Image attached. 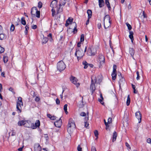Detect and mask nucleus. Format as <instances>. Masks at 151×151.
Segmentation results:
<instances>
[{
  "instance_id": "43",
  "label": "nucleus",
  "mask_w": 151,
  "mask_h": 151,
  "mask_svg": "<svg viewBox=\"0 0 151 151\" xmlns=\"http://www.w3.org/2000/svg\"><path fill=\"white\" fill-rule=\"evenodd\" d=\"M126 24L128 27V29L129 30H131L132 28L131 25L130 24H129L128 22H127L126 23Z\"/></svg>"
},
{
  "instance_id": "10",
  "label": "nucleus",
  "mask_w": 151,
  "mask_h": 151,
  "mask_svg": "<svg viewBox=\"0 0 151 151\" xmlns=\"http://www.w3.org/2000/svg\"><path fill=\"white\" fill-rule=\"evenodd\" d=\"M34 150V151H41V147L39 143H36L35 144Z\"/></svg>"
},
{
  "instance_id": "22",
  "label": "nucleus",
  "mask_w": 151,
  "mask_h": 151,
  "mask_svg": "<svg viewBox=\"0 0 151 151\" xmlns=\"http://www.w3.org/2000/svg\"><path fill=\"white\" fill-rule=\"evenodd\" d=\"M117 136V133L116 132L114 131L113 133V139L112 141L114 142L115 141L116 139V137Z\"/></svg>"
},
{
  "instance_id": "63",
  "label": "nucleus",
  "mask_w": 151,
  "mask_h": 151,
  "mask_svg": "<svg viewBox=\"0 0 151 151\" xmlns=\"http://www.w3.org/2000/svg\"><path fill=\"white\" fill-rule=\"evenodd\" d=\"M147 142L148 143H151V139L150 138L147 139Z\"/></svg>"
},
{
  "instance_id": "58",
  "label": "nucleus",
  "mask_w": 151,
  "mask_h": 151,
  "mask_svg": "<svg viewBox=\"0 0 151 151\" xmlns=\"http://www.w3.org/2000/svg\"><path fill=\"white\" fill-rule=\"evenodd\" d=\"M125 145L128 148L131 149V147L129 144L127 142L125 143Z\"/></svg>"
},
{
  "instance_id": "5",
  "label": "nucleus",
  "mask_w": 151,
  "mask_h": 151,
  "mask_svg": "<svg viewBox=\"0 0 151 151\" xmlns=\"http://www.w3.org/2000/svg\"><path fill=\"white\" fill-rule=\"evenodd\" d=\"M96 52V50L93 46L89 48L87 51V54L88 55L93 56L95 55Z\"/></svg>"
},
{
  "instance_id": "2",
  "label": "nucleus",
  "mask_w": 151,
  "mask_h": 151,
  "mask_svg": "<svg viewBox=\"0 0 151 151\" xmlns=\"http://www.w3.org/2000/svg\"><path fill=\"white\" fill-rule=\"evenodd\" d=\"M23 102L22 98L19 97L18 98V100L17 101V110L18 111L19 113H20L22 111L21 106H23Z\"/></svg>"
},
{
  "instance_id": "61",
  "label": "nucleus",
  "mask_w": 151,
  "mask_h": 151,
  "mask_svg": "<svg viewBox=\"0 0 151 151\" xmlns=\"http://www.w3.org/2000/svg\"><path fill=\"white\" fill-rule=\"evenodd\" d=\"M108 122L109 124H110L111 122V118H109L108 119Z\"/></svg>"
},
{
  "instance_id": "28",
  "label": "nucleus",
  "mask_w": 151,
  "mask_h": 151,
  "mask_svg": "<svg viewBox=\"0 0 151 151\" xmlns=\"http://www.w3.org/2000/svg\"><path fill=\"white\" fill-rule=\"evenodd\" d=\"M6 38V36L3 33L0 34V40H4Z\"/></svg>"
},
{
  "instance_id": "56",
  "label": "nucleus",
  "mask_w": 151,
  "mask_h": 151,
  "mask_svg": "<svg viewBox=\"0 0 151 151\" xmlns=\"http://www.w3.org/2000/svg\"><path fill=\"white\" fill-rule=\"evenodd\" d=\"M56 104L58 105L60 103V101L57 98L56 99Z\"/></svg>"
},
{
  "instance_id": "51",
  "label": "nucleus",
  "mask_w": 151,
  "mask_h": 151,
  "mask_svg": "<svg viewBox=\"0 0 151 151\" xmlns=\"http://www.w3.org/2000/svg\"><path fill=\"white\" fill-rule=\"evenodd\" d=\"M137 74V80H138L139 79V73L138 71H137L136 72Z\"/></svg>"
},
{
  "instance_id": "60",
  "label": "nucleus",
  "mask_w": 151,
  "mask_h": 151,
  "mask_svg": "<svg viewBox=\"0 0 151 151\" xmlns=\"http://www.w3.org/2000/svg\"><path fill=\"white\" fill-rule=\"evenodd\" d=\"M91 151H96L95 147L94 146H92L91 147Z\"/></svg>"
},
{
  "instance_id": "1",
  "label": "nucleus",
  "mask_w": 151,
  "mask_h": 151,
  "mask_svg": "<svg viewBox=\"0 0 151 151\" xmlns=\"http://www.w3.org/2000/svg\"><path fill=\"white\" fill-rule=\"evenodd\" d=\"M76 127L74 121L72 119H70L69 120L67 130L69 134H71Z\"/></svg>"
},
{
  "instance_id": "29",
  "label": "nucleus",
  "mask_w": 151,
  "mask_h": 151,
  "mask_svg": "<svg viewBox=\"0 0 151 151\" xmlns=\"http://www.w3.org/2000/svg\"><path fill=\"white\" fill-rule=\"evenodd\" d=\"M105 18L107 20V21H109V22L111 21L110 20V16L108 14L106 15L104 17V21H105Z\"/></svg>"
},
{
  "instance_id": "41",
  "label": "nucleus",
  "mask_w": 151,
  "mask_h": 151,
  "mask_svg": "<svg viewBox=\"0 0 151 151\" xmlns=\"http://www.w3.org/2000/svg\"><path fill=\"white\" fill-rule=\"evenodd\" d=\"M31 125L30 126V128H32L33 129H36L37 127L35 125V124L34 123H31Z\"/></svg>"
},
{
  "instance_id": "6",
  "label": "nucleus",
  "mask_w": 151,
  "mask_h": 151,
  "mask_svg": "<svg viewBox=\"0 0 151 151\" xmlns=\"http://www.w3.org/2000/svg\"><path fill=\"white\" fill-rule=\"evenodd\" d=\"M70 79L71 82L75 84L77 87H78L79 86L80 84L78 83H77L78 80L74 76H71Z\"/></svg>"
},
{
  "instance_id": "31",
  "label": "nucleus",
  "mask_w": 151,
  "mask_h": 151,
  "mask_svg": "<svg viewBox=\"0 0 151 151\" xmlns=\"http://www.w3.org/2000/svg\"><path fill=\"white\" fill-rule=\"evenodd\" d=\"M47 116L52 120H54L56 119V117L55 116H52L50 114H47Z\"/></svg>"
},
{
  "instance_id": "57",
  "label": "nucleus",
  "mask_w": 151,
  "mask_h": 151,
  "mask_svg": "<svg viewBox=\"0 0 151 151\" xmlns=\"http://www.w3.org/2000/svg\"><path fill=\"white\" fill-rule=\"evenodd\" d=\"M77 150L78 151H82V148L81 147L80 145H78L77 147Z\"/></svg>"
},
{
  "instance_id": "4",
  "label": "nucleus",
  "mask_w": 151,
  "mask_h": 151,
  "mask_svg": "<svg viewBox=\"0 0 151 151\" xmlns=\"http://www.w3.org/2000/svg\"><path fill=\"white\" fill-rule=\"evenodd\" d=\"M84 55L83 51L82 50L76 49L75 55L77 57V59L78 60L82 58Z\"/></svg>"
},
{
  "instance_id": "46",
  "label": "nucleus",
  "mask_w": 151,
  "mask_h": 151,
  "mask_svg": "<svg viewBox=\"0 0 151 151\" xmlns=\"http://www.w3.org/2000/svg\"><path fill=\"white\" fill-rule=\"evenodd\" d=\"M42 3L41 1H40L38 3L37 6L39 8H41L42 7Z\"/></svg>"
},
{
  "instance_id": "23",
  "label": "nucleus",
  "mask_w": 151,
  "mask_h": 151,
  "mask_svg": "<svg viewBox=\"0 0 151 151\" xmlns=\"http://www.w3.org/2000/svg\"><path fill=\"white\" fill-rule=\"evenodd\" d=\"M59 6H64L66 3V0H60Z\"/></svg>"
},
{
  "instance_id": "39",
  "label": "nucleus",
  "mask_w": 151,
  "mask_h": 151,
  "mask_svg": "<svg viewBox=\"0 0 151 151\" xmlns=\"http://www.w3.org/2000/svg\"><path fill=\"white\" fill-rule=\"evenodd\" d=\"M4 62V63H6L8 60V57L6 56H4L3 57Z\"/></svg>"
},
{
  "instance_id": "26",
  "label": "nucleus",
  "mask_w": 151,
  "mask_h": 151,
  "mask_svg": "<svg viewBox=\"0 0 151 151\" xmlns=\"http://www.w3.org/2000/svg\"><path fill=\"white\" fill-rule=\"evenodd\" d=\"M72 24H74L75 26L74 27V28H73V32L74 34L75 33L77 32V25L76 23L75 22H73Z\"/></svg>"
},
{
  "instance_id": "15",
  "label": "nucleus",
  "mask_w": 151,
  "mask_h": 151,
  "mask_svg": "<svg viewBox=\"0 0 151 151\" xmlns=\"http://www.w3.org/2000/svg\"><path fill=\"white\" fill-rule=\"evenodd\" d=\"M37 8L36 7H34L32 8L31 9V13L32 15H35L37 11Z\"/></svg>"
},
{
  "instance_id": "16",
  "label": "nucleus",
  "mask_w": 151,
  "mask_h": 151,
  "mask_svg": "<svg viewBox=\"0 0 151 151\" xmlns=\"http://www.w3.org/2000/svg\"><path fill=\"white\" fill-rule=\"evenodd\" d=\"M87 116L85 118V120L86 121L85 122L84 126L85 127H86V128H87V127L88 126V125H89L88 122H87V121L88 120V112H87Z\"/></svg>"
},
{
  "instance_id": "35",
  "label": "nucleus",
  "mask_w": 151,
  "mask_h": 151,
  "mask_svg": "<svg viewBox=\"0 0 151 151\" xmlns=\"http://www.w3.org/2000/svg\"><path fill=\"white\" fill-rule=\"evenodd\" d=\"M130 100L129 97V95H128V96L127 97V99L126 102V104L127 105V106H129V105L130 103Z\"/></svg>"
},
{
  "instance_id": "13",
  "label": "nucleus",
  "mask_w": 151,
  "mask_h": 151,
  "mask_svg": "<svg viewBox=\"0 0 151 151\" xmlns=\"http://www.w3.org/2000/svg\"><path fill=\"white\" fill-rule=\"evenodd\" d=\"M58 1L57 0H54L51 2L50 6L53 8H56L57 6Z\"/></svg>"
},
{
  "instance_id": "19",
  "label": "nucleus",
  "mask_w": 151,
  "mask_h": 151,
  "mask_svg": "<svg viewBox=\"0 0 151 151\" xmlns=\"http://www.w3.org/2000/svg\"><path fill=\"white\" fill-rule=\"evenodd\" d=\"M129 37L131 39V41L133 42L134 40V37L133 35L134 34L133 32L132 31H129Z\"/></svg>"
},
{
  "instance_id": "12",
  "label": "nucleus",
  "mask_w": 151,
  "mask_h": 151,
  "mask_svg": "<svg viewBox=\"0 0 151 151\" xmlns=\"http://www.w3.org/2000/svg\"><path fill=\"white\" fill-rule=\"evenodd\" d=\"M90 89L92 91V94H93L95 90L96 87L95 84L94 83L92 79L91 80Z\"/></svg>"
},
{
  "instance_id": "47",
  "label": "nucleus",
  "mask_w": 151,
  "mask_h": 151,
  "mask_svg": "<svg viewBox=\"0 0 151 151\" xmlns=\"http://www.w3.org/2000/svg\"><path fill=\"white\" fill-rule=\"evenodd\" d=\"M15 29V26L13 24H12L11 27H10V30L11 31L13 32Z\"/></svg>"
},
{
  "instance_id": "42",
  "label": "nucleus",
  "mask_w": 151,
  "mask_h": 151,
  "mask_svg": "<svg viewBox=\"0 0 151 151\" xmlns=\"http://www.w3.org/2000/svg\"><path fill=\"white\" fill-rule=\"evenodd\" d=\"M25 30L24 31V33L26 35H27V33L28 30L29 29V26L27 25H26L25 27Z\"/></svg>"
},
{
  "instance_id": "11",
  "label": "nucleus",
  "mask_w": 151,
  "mask_h": 151,
  "mask_svg": "<svg viewBox=\"0 0 151 151\" xmlns=\"http://www.w3.org/2000/svg\"><path fill=\"white\" fill-rule=\"evenodd\" d=\"M136 117L138 119L139 121V123H140L141 122L142 114L139 111L135 113Z\"/></svg>"
},
{
  "instance_id": "3",
  "label": "nucleus",
  "mask_w": 151,
  "mask_h": 151,
  "mask_svg": "<svg viewBox=\"0 0 151 151\" xmlns=\"http://www.w3.org/2000/svg\"><path fill=\"white\" fill-rule=\"evenodd\" d=\"M65 68L66 65L63 61H60L57 64L58 70L61 71L63 70Z\"/></svg>"
},
{
  "instance_id": "33",
  "label": "nucleus",
  "mask_w": 151,
  "mask_h": 151,
  "mask_svg": "<svg viewBox=\"0 0 151 151\" xmlns=\"http://www.w3.org/2000/svg\"><path fill=\"white\" fill-rule=\"evenodd\" d=\"M25 123V121L21 120L19 121L18 122V125L19 126H21L22 125H24Z\"/></svg>"
},
{
  "instance_id": "44",
  "label": "nucleus",
  "mask_w": 151,
  "mask_h": 151,
  "mask_svg": "<svg viewBox=\"0 0 151 151\" xmlns=\"http://www.w3.org/2000/svg\"><path fill=\"white\" fill-rule=\"evenodd\" d=\"M84 35L83 34H82L81 36V38H80V41L81 42H82L84 40Z\"/></svg>"
},
{
  "instance_id": "40",
  "label": "nucleus",
  "mask_w": 151,
  "mask_h": 151,
  "mask_svg": "<svg viewBox=\"0 0 151 151\" xmlns=\"http://www.w3.org/2000/svg\"><path fill=\"white\" fill-rule=\"evenodd\" d=\"M35 16L37 18H40V12L39 11L37 10Z\"/></svg>"
},
{
  "instance_id": "7",
  "label": "nucleus",
  "mask_w": 151,
  "mask_h": 151,
  "mask_svg": "<svg viewBox=\"0 0 151 151\" xmlns=\"http://www.w3.org/2000/svg\"><path fill=\"white\" fill-rule=\"evenodd\" d=\"M116 66L115 65H114L113 66V72L111 74L112 79L115 80L116 78L117 75L116 72Z\"/></svg>"
},
{
  "instance_id": "52",
  "label": "nucleus",
  "mask_w": 151,
  "mask_h": 151,
  "mask_svg": "<svg viewBox=\"0 0 151 151\" xmlns=\"http://www.w3.org/2000/svg\"><path fill=\"white\" fill-rule=\"evenodd\" d=\"M86 113L84 112H81L80 114V115L81 116H86Z\"/></svg>"
},
{
  "instance_id": "21",
  "label": "nucleus",
  "mask_w": 151,
  "mask_h": 151,
  "mask_svg": "<svg viewBox=\"0 0 151 151\" xmlns=\"http://www.w3.org/2000/svg\"><path fill=\"white\" fill-rule=\"evenodd\" d=\"M109 0H105V3L106 5L107 6L109 10H110L111 7L110 6V4L109 2Z\"/></svg>"
},
{
  "instance_id": "50",
  "label": "nucleus",
  "mask_w": 151,
  "mask_h": 151,
  "mask_svg": "<svg viewBox=\"0 0 151 151\" xmlns=\"http://www.w3.org/2000/svg\"><path fill=\"white\" fill-rule=\"evenodd\" d=\"M51 11L52 12V17H54L55 13V10L54 9V8H52V9L51 10Z\"/></svg>"
},
{
  "instance_id": "64",
  "label": "nucleus",
  "mask_w": 151,
  "mask_h": 151,
  "mask_svg": "<svg viewBox=\"0 0 151 151\" xmlns=\"http://www.w3.org/2000/svg\"><path fill=\"white\" fill-rule=\"evenodd\" d=\"M99 29H100L101 27V23H98L97 25Z\"/></svg>"
},
{
  "instance_id": "59",
  "label": "nucleus",
  "mask_w": 151,
  "mask_h": 151,
  "mask_svg": "<svg viewBox=\"0 0 151 151\" xmlns=\"http://www.w3.org/2000/svg\"><path fill=\"white\" fill-rule=\"evenodd\" d=\"M37 26L36 25H33L32 26V28L33 29H35L37 28Z\"/></svg>"
},
{
  "instance_id": "37",
  "label": "nucleus",
  "mask_w": 151,
  "mask_h": 151,
  "mask_svg": "<svg viewBox=\"0 0 151 151\" xmlns=\"http://www.w3.org/2000/svg\"><path fill=\"white\" fill-rule=\"evenodd\" d=\"M21 23L23 25H25L26 24V22L24 17H22L21 18Z\"/></svg>"
},
{
  "instance_id": "30",
  "label": "nucleus",
  "mask_w": 151,
  "mask_h": 151,
  "mask_svg": "<svg viewBox=\"0 0 151 151\" xmlns=\"http://www.w3.org/2000/svg\"><path fill=\"white\" fill-rule=\"evenodd\" d=\"M48 41V38L46 37H44L42 40V44H46Z\"/></svg>"
},
{
  "instance_id": "25",
  "label": "nucleus",
  "mask_w": 151,
  "mask_h": 151,
  "mask_svg": "<svg viewBox=\"0 0 151 151\" xmlns=\"http://www.w3.org/2000/svg\"><path fill=\"white\" fill-rule=\"evenodd\" d=\"M111 22H109L108 21V22H107V23H106V25L105 24V23H104V27L105 29H106L109 27H110L111 25Z\"/></svg>"
},
{
  "instance_id": "34",
  "label": "nucleus",
  "mask_w": 151,
  "mask_h": 151,
  "mask_svg": "<svg viewBox=\"0 0 151 151\" xmlns=\"http://www.w3.org/2000/svg\"><path fill=\"white\" fill-rule=\"evenodd\" d=\"M35 125L37 127H39L40 125V121L39 120H37L35 122Z\"/></svg>"
},
{
  "instance_id": "24",
  "label": "nucleus",
  "mask_w": 151,
  "mask_h": 151,
  "mask_svg": "<svg viewBox=\"0 0 151 151\" xmlns=\"http://www.w3.org/2000/svg\"><path fill=\"white\" fill-rule=\"evenodd\" d=\"M87 13L88 15V18H91L92 16V12L91 10L88 9L87 11Z\"/></svg>"
},
{
  "instance_id": "14",
  "label": "nucleus",
  "mask_w": 151,
  "mask_h": 151,
  "mask_svg": "<svg viewBox=\"0 0 151 151\" xmlns=\"http://www.w3.org/2000/svg\"><path fill=\"white\" fill-rule=\"evenodd\" d=\"M62 120L60 118L59 120L57 121L54 122V124L56 127H60L61 125Z\"/></svg>"
},
{
  "instance_id": "20",
  "label": "nucleus",
  "mask_w": 151,
  "mask_h": 151,
  "mask_svg": "<svg viewBox=\"0 0 151 151\" xmlns=\"http://www.w3.org/2000/svg\"><path fill=\"white\" fill-rule=\"evenodd\" d=\"M99 6L100 8L104 6V2L103 0H99Z\"/></svg>"
},
{
  "instance_id": "54",
  "label": "nucleus",
  "mask_w": 151,
  "mask_h": 151,
  "mask_svg": "<svg viewBox=\"0 0 151 151\" xmlns=\"http://www.w3.org/2000/svg\"><path fill=\"white\" fill-rule=\"evenodd\" d=\"M94 134L95 137H97L98 135V131L96 130H95L94 132Z\"/></svg>"
},
{
  "instance_id": "17",
  "label": "nucleus",
  "mask_w": 151,
  "mask_h": 151,
  "mask_svg": "<svg viewBox=\"0 0 151 151\" xmlns=\"http://www.w3.org/2000/svg\"><path fill=\"white\" fill-rule=\"evenodd\" d=\"M102 78L101 76H99L96 78L95 82L100 83L102 81Z\"/></svg>"
},
{
  "instance_id": "53",
  "label": "nucleus",
  "mask_w": 151,
  "mask_h": 151,
  "mask_svg": "<svg viewBox=\"0 0 151 151\" xmlns=\"http://www.w3.org/2000/svg\"><path fill=\"white\" fill-rule=\"evenodd\" d=\"M73 20V19L72 18H69L66 21H68V22L69 23H70L71 22H72Z\"/></svg>"
},
{
  "instance_id": "32",
  "label": "nucleus",
  "mask_w": 151,
  "mask_h": 151,
  "mask_svg": "<svg viewBox=\"0 0 151 151\" xmlns=\"http://www.w3.org/2000/svg\"><path fill=\"white\" fill-rule=\"evenodd\" d=\"M83 64L84 65V69H86L88 66V64L85 61L83 62Z\"/></svg>"
},
{
  "instance_id": "38",
  "label": "nucleus",
  "mask_w": 151,
  "mask_h": 151,
  "mask_svg": "<svg viewBox=\"0 0 151 151\" xmlns=\"http://www.w3.org/2000/svg\"><path fill=\"white\" fill-rule=\"evenodd\" d=\"M67 106H68V105L67 104H65L64 106V108H63V109H64V110L65 113L66 114H67L68 113V112H67Z\"/></svg>"
},
{
  "instance_id": "27",
  "label": "nucleus",
  "mask_w": 151,
  "mask_h": 151,
  "mask_svg": "<svg viewBox=\"0 0 151 151\" xmlns=\"http://www.w3.org/2000/svg\"><path fill=\"white\" fill-rule=\"evenodd\" d=\"M129 51L131 55L133 57L134 53V51L133 49L132 48H129Z\"/></svg>"
},
{
  "instance_id": "55",
  "label": "nucleus",
  "mask_w": 151,
  "mask_h": 151,
  "mask_svg": "<svg viewBox=\"0 0 151 151\" xmlns=\"http://www.w3.org/2000/svg\"><path fill=\"white\" fill-rule=\"evenodd\" d=\"M142 16L144 18H147V14L146 13H145L144 11H143L142 12Z\"/></svg>"
},
{
  "instance_id": "36",
  "label": "nucleus",
  "mask_w": 151,
  "mask_h": 151,
  "mask_svg": "<svg viewBox=\"0 0 151 151\" xmlns=\"http://www.w3.org/2000/svg\"><path fill=\"white\" fill-rule=\"evenodd\" d=\"M132 88L133 89V92L134 93H137V91L135 89V86L133 84H132Z\"/></svg>"
},
{
  "instance_id": "9",
  "label": "nucleus",
  "mask_w": 151,
  "mask_h": 151,
  "mask_svg": "<svg viewBox=\"0 0 151 151\" xmlns=\"http://www.w3.org/2000/svg\"><path fill=\"white\" fill-rule=\"evenodd\" d=\"M118 74L119 76V75L121 76L119 81V86L120 87L121 85L123 86L125 83V80L124 78L121 76L122 74L120 73H118Z\"/></svg>"
},
{
  "instance_id": "62",
  "label": "nucleus",
  "mask_w": 151,
  "mask_h": 151,
  "mask_svg": "<svg viewBox=\"0 0 151 151\" xmlns=\"http://www.w3.org/2000/svg\"><path fill=\"white\" fill-rule=\"evenodd\" d=\"M12 136H14L16 134V132H14V130H12Z\"/></svg>"
},
{
  "instance_id": "45",
  "label": "nucleus",
  "mask_w": 151,
  "mask_h": 151,
  "mask_svg": "<svg viewBox=\"0 0 151 151\" xmlns=\"http://www.w3.org/2000/svg\"><path fill=\"white\" fill-rule=\"evenodd\" d=\"M47 37H50L49 40L50 42H52V34L51 33H49L47 35Z\"/></svg>"
},
{
  "instance_id": "49",
  "label": "nucleus",
  "mask_w": 151,
  "mask_h": 151,
  "mask_svg": "<svg viewBox=\"0 0 151 151\" xmlns=\"http://www.w3.org/2000/svg\"><path fill=\"white\" fill-rule=\"evenodd\" d=\"M4 51V48L0 46V53L3 52Z\"/></svg>"
},
{
  "instance_id": "8",
  "label": "nucleus",
  "mask_w": 151,
  "mask_h": 151,
  "mask_svg": "<svg viewBox=\"0 0 151 151\" xmlns=\"http://www.w3.org/2000/svg\"><path fill=\"white\" fill-rule=\"evenodd\" d=\"M98 62L100 64L104 63L105 62V58L104 56L101 54H100L98 56Z\"/></svg>"
},
{
  "instance_id": "18",
  "label": "nucleus",
  "mask_w": 151,
  "mask_h": 151,
  "mask_svg": "<svg viewBox=\"0 0 151 151\" xmlns=\"http://www.w3.org/2000/svg\"><path fill=\"white\" fill-rule=\"evenodd\" d=\"M31 122L28 121H25L24 124V126L26 127L30 128V124H31Z\"/></svg>"
},
{
  "instance_id": "48",
  "label": "nucleus",
  "mask_w": 151,
  "mask_h": 151,
  "mask_svg": "<svg viewBox=\"0 0 151 151\" xmlns=\"http://www.w3.org/2000/svg\"><path fill=\"white\" fill-rule=\"evenodd\" d=\"M61 6H59V8L57 11V13L58 14L60 13V12H62L63 11L62 8H61Z\"/></svg>"
}]
</instances>
